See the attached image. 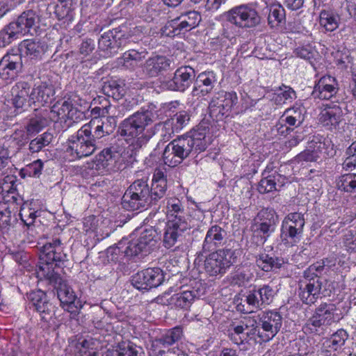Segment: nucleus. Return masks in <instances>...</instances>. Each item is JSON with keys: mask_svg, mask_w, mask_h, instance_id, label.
Returning a JSON list of instances; mask_svg holds the SVG:
<instances>
[{"mask_svg": "<svg viewBox=\"0 0 356 356\" xmlns=\"http://www.w3.org/2000/svg\"><path fill=\"white\" fill-rule=\"evenodd\" d=\"M83 104H87V102L76 94L65 96L63 99L58 100L50 109L42 110L31 118L26 126V131L31 135L37 134L50 122H56L59 120L69 128L85 118L84 111L80 108Z\"/></svg>", "mask_w": 356, "mask_h": 356, "instance_id": "obj_2", "label": "nucleus"}, {"mask_svg": "<svg viewBox=\"0 0 356 356\" xmlns=\"http://www.w3.org/2000/svg\"><path fill=\"white\" fill-rule=\"evenodd\" d=\"M70 302L69 303H64L60 305L65 310L70 313L71 318H75L79 315L83 305L81 301L77 299V298Z\"/></svg>", "mask_w": 356, "mask_h": 356, "instance_id": "obj_63", "label": "nucleus"}, {"mask_svg": "<svg viewBox=\"0 0 356 356\" xmlns=\"http://www.w3.org/2000/svg\"><path fill=\"white\" fill-rule=\"evenodd\" d=\"M325 269V261H317L309 266L299 282L298 296L302 302L312 305L317 302L322 293L323 279L321 275Z\"/></svg>", "mask_w": 356, "mask_h": 356, "instance_id": "obj_5", "label": "nucleus"}, {"mask_svg": "<svg viewBox=\"0 0 356 356\" xmlns=\"http://www.w3.org/2000/svg\"><path fill=\"white\" fill-rule=\"evenodd\" d=\"M31 3L30 9L24 11L15 22H11L19 34L25 35L31 29L36 27L40 21L42 10L47 9V3L42 0H34Z\"/></svg>", "mask_w": 356, "mask_h": 356, "instance_id": "obj_15", "label": "nucleus"}, {"mask_svg": "<svg viewBox=\"0 0 356 356\" xmlns=\"http://www.w3.org/2000/svg\"><path fill=\"white\" fill-rule=\"evenodd\" d=\"M22 47L26 49L25 54L31 59L40 58L45 51L44 45L40 41L26 40L23 41Z\"/></svg>", "mask_w": 356, "mask_h": 356, "instance_id": "obj_41", "label": "nucleus"}, {"mask_svg": "<svg viewBox=\"0 0 356 356\" xmlns=\"http://www.w3.org/2000/svg\"><path fill=\"white\" fill-rule=\"evenodd\" d=\"M244 297V302L247 304L248 309V310L245 311V313H251L264 308L256 290V286H254L252 289L248 291Z\"/></svg>", "mask_w": 356, "mask_h": 356, "instance_id": "obj_45", "label": "nucleus"}, {"mask_svg": "<svg viewBox=\"0 0 356 356\" xmlns=\"http://www.w3.org/2000/svg\"><path fill=\"white\" fill-rule=\"evenodd\" d=\"M28 140L27 134L25 131L19 129L13 133L8 137V141L10 145H13V147L19 150L27 143Z\"/></svg>", "mask_w": 356, "mask_h": 356, "instance_id": "obj_56", "label": "nucleus"}, {"mask_svg": "<svg viewBox=\"0 0 356 356\" xmlns=\"http://www.w3.org/2000/svg\"><path fill=\"white\" fill-rule=\"evenodd\" d=\"M190 120V115L186 111H181L177 113L174 117L170 120L173 122V126L176 131H179L185 127Z\"/></svg>", "mask_w": 356, "mask_h": 356, "instance_id": "obj_59", "label": "nucleus"}, {"mask_svg": "<svg viewBox=\"0 0 356 356\" xmlns=\"http://www.w3.org/2000/svg\"><path fill=\"white\" fill-rule=\"evenodd\" d=\"M170 65L171 60L166 56L154 55L145 60L142 67L143 72L148 77H156L168 70Z\"/></svg>", "mask_w": 356, "mask_h": 356, "instance_id": "obj_26", "label": "nucleus"}, {"mask_svg": "<svg viewBox=\"0 0 356 356\" xmlns=\"http://www.w3.org/2000/svg\"><path fill=\"white\" fill-rule=\"evenodd\" d=\"M166 214L168 220L173 222H188L190 219L183 203L176 197H170L167 200Z\"/></svg>", "mask_w": 356, "mask_h": 356, "instance_id": "obj_29", "label": "nucleus"}, {"mask_svg": "<svg viewBox=\"0 0 356 356\" xmlns=\"http://www.w3.org/2000/svg\"><path fill=\"white\" fill-rule=\"evenodd\" d=\"M257 266L264 272H274L280 269L285 264L284 258L267 253H260L256 257Z\"/></svg>", "mask_w": 356, "mask_h": 356, "instance_id": "obj_31", "label": "nucleus"}, {"mask_svg": "<svg viewBox=\"0 0 356 356\" xmlns=\"http://www.w3.org/2000/svg\"><path fill=\"white\" fill-rule=\"evenodd\" d=\"M205 137L196 135H184L168 144L162 155L165 165L175 168L190 156H197L207 148Z\"/></svg>", "mask_w": 356, "mask_h": 356, "instance_id": "obj_4", "label": "nucleus"}, {"mask_svg": "<svg viewBox=\"0 0 356 356\" xmlns=\"http://www.w3.org/2000/svg\"><path fill=\"white\" fill-rule=\"evenodd\" d=\"M164 280L163 270L159 268H148L132 276L133 286L140 291H149L160 286Z\"/></svg>", "mask_w": 356, "mask_h": 356, "instance_id": "obj_17", "label": "nucleus"}, {"mask_svg": "<svg viewBox=\"0 0 356 356\" xmlns=\"http://www.w3.org/2000/svg\"><path fill=\"white\" fill-rule=\"evenodd\" d=\"M19 33L11 22L0 31V47H6L16 39Z\"/></svg>", "mask_w": 356, "mask_h": 356, "instance_id": "obj_49", "label": "nucleus"}, {"mask_svg": "<svg viewBox=\"0 0 356 356\" xmlns=\"http://www.w3.org/2000/svg\"><path fill=\"white\" fill-rule=\"evenodd\" d=\"M63 243L60 237L51 239L39 249V261L36 273L40 279L48 281L56 291L60 305L69 303L76 298L72 289L68 286L55 268H61L67 261Z\"/></svg>", "mask_w": 356, "mask_h": 356, "instance_id": "obj_1", "label": "nucleus"}, {"mask_svg": "<svg viewBox=\"0 0 356 356\" xmlns=\"http://www.w3.org/2000/svg\"><path fill=\"white\" fill-rule=\"evenodd\" d=\"M254 325V320L251 318L245 319V321H241L238 324L233 323L230 325L229 332H232L235 334L241 336L244 339H246L245 337V332L248 330L250 327Z\"/></svg>", "mask_w": 356, "mask_h": 356, "instance_id": "obj_58", "label": "nucleus"}, {"mask_svg": "<svg viewBox=\"0 0 356 356\" xmlns=\"http://www.w3.org/2000/svg\"><path fill=\"white\" fill-rule=\"evenodd\" d=\"M54 86L49 82H40L31 88L29 101L34 105L44 106L51 104L54 99Z\"/></svg>", "mask_w": 356, "mask_h": 356, "instance_id": "obj_24", "label": "nucleus"}, {"mask_svg": "<svg viewBox=\"0 0 356 356\" xmlns=\"http://www.w3.org/2000/svg\"><path fill=\"white\" fill-rule=\"evenodd\" d=\"M227 22L242 29H252L261 22V17L251 3L236 6L225 14Z\"/></svg>", "mask_w": 356, "mask_h": 356, "instance_id": "obj_12", "label": "nucleus"}, {"mask_svg": "<svg viewBox=\"0 0 356 356\" xmlns=\"http://www.w3.org/2000/svg\"><path fill=\"white\" fill-rule=\"evenodd\" d=\"M339 190L348 193H356V174H345L339 177L337 181Z\"/></svg>", "mask_w": 356, "mask_h": 356, "instance_id": "obj_43", "label": "nucleus"}, {"mask_svg": "<svg viewBox=\"0 0 356 356\" xmlns=\"http://www.w3.org/2000/svg\"><path fill=\"white\" fill-rule=\"evenodd\" d=\"M296 98L295 91L290 87L282 85L275 94V102L277 104H284L286 101H291Z\"/></svg>", "mask_w": 356, "mask_h": 356, "instance_id": "obj_52", "label": "nucleus"}, {"mask_svg": "<svg viewBox=\"0 0 356 356\" xmlns=\"http://www.w3.org/2000/svg\"><path fill=\"white\" fill-rule=\"evenodd\" d=\"M167 188V183H152L151 187L149 186V191L152 204H156L165 195Z\"/></svg>", "mask_w": 356, "mask_h": 356, "instance_id": "obj_53", "label": "nucleus"}, {"mask_svg": "<svg viewBox=\"0 0 356 356\" xmlns=\"http://www.w3.org/2000/svg\"><path fill=\"white\" fill-rule=\"evenodd\" d=\"M13 104L17 109H25L26 106L33 104L29 101L31 89L26 81L17 82L12 88Z\"/></svg>", "mask_w": 356, "mask_h": 356, "instance_id": "obj_28", "label": "nucleus"}, {"mask_svg": "<svg viewBox=\"0 0 356 356\" xmlns=\"http://www.w3.org/2000/svg\"><path fill=\"white\" fill-rule=\"evenodd\" d=\"M191 227L189 222L168 220L163 234V244L168 249L181 241L184 233Z\"/></svg>", "mask_w": 356, "mask_h": 356, "instance_id": "obj_22", "label": "nucleus"}, {"mask_svg": "<svg viewBox=\"0 0 356 356\" xmlns=\"http://www.w3.org/2000/svg\"><path fill=\"white\" fill-rule=\"evenodd\" d=\"M16 177L6 176L0 186L3 202H0V227L6 228L11 225L13 219L15 220V214L19 210V205L22 198L16 193L15 182Z\"/></svg>", "mask_w": 356, "mask_h": 356, "instance_id": "obj_7", "label": "nucleus"}, {"mask_svg": "<svg viewBox=\"0 0 356 356\" xmlns=\"http://www.w3.org/2000/svg\"><path fill=\"white\" fill-rule=\"evenodd\" d=\"M1 66L3 67H10L18 74L22 72L23 63L22 56L19 52H14L13 50L11 52L7 53L0 60Z\"/></svg>", "mask_w": 356, "mask_h": 356, "instance_id": "obj_39", "label": "nucleus"}, {"mask_svg": "<svg viewBox=\"0 0 356 356\" xmlns=\"http://www.w3.org/2000/svg\"><path fill=\"white\" fill-rule=\"evenodd\" d=\"M257 219L259 223L270 224V225L275 226L277 221V216L274 209L265 208L258 213Z\"/></svg>", "mask_w": 356, "mask_h": 356, "instance_id": "obj_54", "label": "nucleus"}, {"mask_svg": "<svg viewBox=\"0 0 356 356\" xmlns=\"http://www.w3.org/2000/svg\"><path fill=\"white\" fill-rule=\"evenodd\" d=\"M124 240L126 241V245L124 247L125 255H127V257H131L140 254L143 255H147L150 252L142 245L141 241H140L138 238L132 239L131 241H129L127 239Z\"/></svg>", "mask_w": 356, "mask_h": 356, "instance_id": "obj_46", "label": "nucleus"}, {"mask_svg": "<svg viewBox=\"0 0 356 356\" xmlns=\"http://www.w3.org/2000/svg\"><path fill=\"white\" fill-rule=\"evenodd\" d=\"M305 220L300 212L288 213L283 219L280 229V238L285 245L298 243L302 236Z\"/></svg>", "mask_w": 356, "mask_h": 356, "instance_id": "obj_13", "label": "nucleus"}, {"mask_svg": "<svg viewBox=\"0 0 356 356\" xmlns=\"http://www.w3.org/2000/svg\"><path fill=\"white\" fill-rule=\"evenodd\" d=\"M195 77V71L193 67L188 65L181 66L175 70L172 79L168 81V88L184 92L190 87Z\"/></svg>", "mask_w": 356, "mask_h": 356, "instance_id": "obj_19", "label": "nucleus"}, {"mask_svg": "<svg viewBox=\"0 0 356 356\" xmlns=\"http://www.w3.org/2000/svg\"><path fill=\"white\" fill-rule=\"evenodd\" d=\"M119 133L126 140H132L134 149L145 147L156 134L153 113L147 110L134 113L120 123Z\"/></svg>", "mask_w": 356, "mask_h": 356, "instance_id": "obj_3", "label": "nucleus"}, {"mask_svg": "<svg viewBox=\"0 0 356 356\" xmlns=\"http://www.w3.org/2000/svg\"><path fill=\"white\" fill-rule=\"evenodd\" d=\"M125 240H122L115 246L109 247L106 250V255L108 258L113 261H117L122 257H127V255H125Z\"/></svg>", "mask_w": 356, "mask_h": 356, "instance_id": "obj_55", "label": "nucleus"}, {"mask_svg": "<svg viewBox=\"0 0 356 356\" xmlns=\"http://www.w3.org/2000/svg\"><path fill=\"white\" fill-rule=\"evenodd\" d=\"M238 254V250L227 248L211 251L205 257L204 269L206 273L209 276L222 277L237 262Z\"/></svg>", "mask_w": 356, "mask_h": 356, "instance_id": "obj_10", "label": "nucleus"}, {"mask_svg": "<svg viewBox=\"0 0 356 356\" xmlns=\"http://www.w3.org/2000/svg\"><path fill=\"white\" fill-rule=\"evenodd\" d=\"M92 127L94 133H96V136L99 137L100 139L105 136L109 135L113 132L116 127L117 120L115 116H107L102 119L95 118L88 122Z\"/></svg>", "mask_w": 356, "mask_h": 356, "instance_id": "obj_33", "label": "nucleus"}, {"mask_svg": "<svg viewBox=\"0 0 356 356\" xmlns=\"http://www.w3.org/2000/svg\"><path fill=\"white\" fill-rule=\"evenodd\" d=\"M72 4H57L55 8V15L58 20L72 22L74 18Z\"/></svg>", "mask_w": 356, "mask_h": 356, "instance_id": "obj_57", "label": "nucleus"}, {"mask_svg": "<svg viewBox=\"0 0 356 356\" xmlns=\"http://www.w3.org/2000/svg\"><path fill=\"white\" fill-rule=\"evenodd\" d=\"M238 102V97L235 92L219 91L211 99L208 109L211 118L217 121L230 115L232 108Z\"/></svg>", "mask_w": 356, "mask_h": 356, "instance_id": "obj_14", "label": "nucleus"}, {"mask_svg": "<svg viewBox=\"0 0 356 356\" xmlns=\"http://www.w3.org/2000/svg\"><path fill=\"white\" fill-rule=\"evenodd\" d=\"M216 73L204 71L195 76L191 95L200 98L211 94L217 83Z\"/></svg>", "mask_w": 356, "mask_h": 356, "instance_id": "obj_20", "label": "nucleus"}, {"mask_svg": "<svg viewBox=\"0 0 356 356\" xmlns=\"http://www.w3.org/2000/svg\"><path fill=\"white\" fill-rule=\"evenodd\" d=\"M227 236V232L222 227L218 225H212L207 232L199 255L218 250L226 243Z\"/></svg>", "mask_w": 356, "mask_h": 356, "instance_id": "obj_21", "label": "nucleus"}, {"mask_svg": "<svg viewBox=\"0 0 356 356\" xmlns=\"http://www.w3.org/2000/svg\"><path fill=\"white\" fill-rule=\"evenodd\" d=\"M121 204L124 209L128 211L144 209L152 205L149 191L148 177H143L135 180L124 192Z\"/></svg>", "mask_w": 356, "mask_h": 356, "instance_id": "obj_9", "label": "nucleus"}, {"mask_svg": "<svg viewBox=\"0 0 356 356\" xmlns=\"http://www.w3.org/2000/svg\"><path fill=\"white\" fill-rule=\"evenodd\" d=\"M342 105H344V103H342ZM320 114V122L329 129H336L342 120L341 104L330 102L325 104Z\"/></svg>", "mask_w": 356, "mask_h": 356, "instance_id": "obj_23", "label": "nucleus"}, {"mask_svg": "<svg viewBox=\"0 0 356 356\" xmlns=\"http://www.w3.org/2000/svg\"><path fill=\"white\" fill-rule=\"evenodd\" d=\"M275 226L270 224H262L257 222L254 225V232L261 234V243L264 244L270 235L275 231Z\"/></svg>", "mask_w": 356, "mask_h": 356, "instance_id": "obj_60", "label": "nucleus"}, {"mask_svg": "<svg viewBox=\"0 0 356 356\" xmlns=\"http://www.w3.org/2000/svg\"><path fill=\"white\" fill-rule=\"evenodd\" d=\"M350 309V303L343 306L340 309L336 304L332 302H321L314 310L312 316L308 319L304 329L312 332L318 331L322 326H329L332 323L339 322Z\"/></svg>", "mask_w": 356, "mask_h": 356, "instance_id": "obj_8", "label": "nucleus"}, {"mask_svg": "<svg viewBox=\"0 0 356 356\" xmlns=\"http://www.w3.org/2000/svg\"><path fill=\"white\" fill-rule=\"evenodd\" d=\"M286 22V13L280 4H273L269 7L268 24L271 29H277Z\"/></svg>", "mask_w": 356, "mask_h": 356, "instance_id": "obj_37", "label": "nucleus"}, {"mask_svg": "<svg viewBox=\"0 0 356 356\" xmlns=\"http://www.w3.org/2000/svg\"><path fill=\"white\" fill-rule=\"evenodd\" d=\"M29 298L34 309L39 314L40 321L45 324H49L55 315L56 307L49 302L46 293L41 290L32 291L30 293Z\"/></svg>", "mask_w": 356, "mask_h": 356, "instance_id": "obj_18", "label": "nucleus"}, {"mask_svg": "<svg viewBox=\"0 0 356 356\" xmlns=\"http://www.w3.org/2000/svg\"><path fill=\"white\" fill-rule=\"evenodd\" d=\"M348 338V332L343 329H339L329 338V347L334 350H337L345 344Z\"/></svg>", "mask_w": 356, "mask_h": 356, "instance_id": "obj_51", "label": "nucleus"}, {"mask_svg": "<svg viewBox=\"0 0 356 356\" xmlns=\"http://www.w3.org/2000/svg\"><path fill=\"white\" fill-rule=\"evenodd\" d=\"M53 136L49 132H44L31 140L29 150L32 153L40 152L43 147L48 145L52 140Z\"/></svg>", "mask_w": 356, "mask_h": 356, "instance_id": "obj_48", "label": "nucleus"}, {"mask_svg": "<svg viewBox=\"0 0 356 356\" xmlns=\"http://www.w3.org/2000/svg\"><path fill=\"white\" fill-rule=\"evenodd\" d=\"M338 83L335 78L327 75L321 77L315 85L312 95L321 99H330L338 92Z\"/></svg>", "mask_w": 356, "mask_h": 356, "instance_id": "obj_27", "label": "nucleus"}, {"mask_svg": "<svg viewBox=\"0 0 356 356\" xmlns=\"http://www.w3.org/2000/svg\"><path fill=\"white\" fill-rule=\"evenodd\" d=\"M182 337V328L180 326H177L168 330L161 337L153 340L151 347L154 350H156V348L160 346H163V347L170 346L181 340Z\"/></svg>", "mask_w": 356, "mask_h": 356, "instance_id": "obj_34", "label": "nucleus"}, {"mask_svg": "<svg viewBox=\"0 0 356 356\" xmlns=\"http://www.w3.org/2000/svg\"><path fill=\"white\" fill-rule=\"evenodd\" d=\"M256 290L258 293L260 302L263 305L264 307L268 305L272 302L275 291L272 286L268 284H264L259 286H256Z\"/></svg>", "mask_w": 356, "mask_h": 356, "instance_id": "obj_50", "label": "nucleus"}, {"mask_svg": "<svg viewBox=\"0 0 356 356\" xmlns=\"http://www.w3.org/2000/svg\"><path fill=\"white\" fill-rule=\"evenodd\" d=\"M118 156V153L113 151L111 147L104 149L95 157V163L96 165V169L99 170L103 168L107 169V170H112Z\"/></svg>", "mask_w": 356, "mask_h": 356, "instance_id": "obj_36", "label": "nucleus"}, {"mask_svg": "<svg viewBox=\"0 0 356 356\" xmlns=\"http://www.w3.org/2000/svg\"><path fill=\"white\" fill-rule=\"evenodd\" d=\"M95 49V44L92 39L86 38L82 40V42L79 45V53L83 57L82 58H87Z\"/></svg>", "mask_w": 356, "mask_h": 356, "instance_id": "obj_61", "label": "nucleus"}, {"mask_svg": "<svg viewBox=\"0 0 356 356\" xmlns=\"http://www.w3.org/2000/svg\"><path fill=\"white\" fill-rule=\"evenodd\" d=\"M102 91L105 95L112 97L115 100L121 99L124 94L123 87L115 81L104 83L102 87Z\"/></svg>", "mask_w": 356, "mask_h": 356, "instance_id": "obj_47", "label": "nucleus"}, {"mask_svg": "<svg viewBox=\"0 0 356 356\" xmlns=\"http://www.w3.org/2000/svg\"><path fill=\"white\" fill-rule=\"evenodd\" d=\"M99 139L90 124L86 123L68 138L66 152L73 159L89 156L97 149V141Z\"/></svg>", "mask_w": 356, "mask_h": 356, "instance_id": "obj_6", "label": "nucleus"}, {"mask_svg": "<svg viewBox=\"0 0 356 356\" xmlns=\"http://www.w3.org/2000/svg\"><path fill=\"white\" fill-rule=\"evenodd\" d=\"M198 296L199 293L197 290L191 289L190 286H186L171 296L170 304L176 308L187 310Z\"/></svg>", "mask_w": 356, "mask_h": 356, "instance_id": "obj_30", "label": "nucleus"}, {"mask_svg": "<svg viewBox=\"0 0 356 356\" xmlns=\"http://www.w3.org/2000/svg\"><path fill=\"white\" fill-rule=\"evenodd\" d=\"M284 179V178L277 172L273 175H268L260 180L257 190L261 194L276 191L277 184L280 183L282 185Z\"/></svg>", "mask_w": 356, "mask_h": 356, "instance_id": "obj_38", "label": "nucleus"}, {"mask_svg": "<svg viewBox=\"0 0 356 356\" xmlns=\"http://www.w3.org/2000/svg\"><path fill=\"white\" fill-rule=\"evenodd\" d=\"M145 12L147 13L146 20L152 21L158 17L160 13L159 3L157 0H150L145 6Z\"/></svg>", "mask_w": 356, "mask_h": 356, "instance_id": "obj_62", "label": "nucleus"}, {"mask_svg": "<svg viewBox=\"0 0 356 356\" xmlns=\"http://www.w3.org/2000/svg\"><path fill=\"white\" fill-rule=\"evenodd\" d=\"M258 324L263 332H258L262 342L272 339L280 331L282 325V316L274 310L264 311L258 315Z\"/></svg>", "mask_w": 356, "mask_h": 356, "instance_id": "obj_16", "label": "nucleus"}, {"mask_svg": "<svg viewBox=\"0 0 356 356\" xmlns=\"http://www.w3.org/2000/svg\"><path fill=\"white\" fill-rule=\"evenodd\" d=\"M106 356H146L145 350L132 341L118 343L115 350H108Z\"/></svg>", "mask_w": 356, "mask_h": 356, "instance_id": "obj_32", "label": "nucleus"}, {"mask_svg": "<svg viewBox=\"0 0 356 356\" xmlns=\"http://www.w3.org/2000/svg\"><path fill=\"white\" fill-rule=\"evenodd\" d=\"M319 18L321 26H323L327 31H333L338 27L339 17L331 11L322 10Z\"/></svg>", "mask_w": 356, "mask_h": 356, "instance_id": "obj_44", "label": "nucleus"}, {"mask_svg": "<svg viewBox=\"0 0 356 356\" xmlns=\"http://www.w3.org/2000/svg\"><path fill=\"white\" fill-rule=\"evenodd\" d=\"M202 19L200 14L195 10L181 13V15L172 21L173 32L179 34L192 30L198 26Z\"/></svg>", "mask_w": 356, "mask_h": 356, "instance_id": "obj_25", "label": "nucleus"}, {"mask_svg": "<svg viewBox=\"0 0 356 356\" xmlns=\"http://www.w3.org/2000/svg\"><path fill=\"white\" fill-rule=\"evenodd\" d=\"M29 204L26 202H22L19 205V217L21 220L24 222V225L27 227L28 230H33V225L35 218L39 216L40 212L35 211L29 207Z\"/></svg>", "mask_w": 356, "mask_h": 356, "instance_id": "obj_40", "label": "nucleus"}, {"mask_svg": "<svg viewBox=\"0 0 356 356\" xmlns=\"http://www.w3.org/2000/svg\"><path fill=\"white\" fill-rule=\"evenodd\" d=\"M131 35L122 27L108 30L98 39V50L106 57L116 54L118 50L131 42Z\"/></svg>", "mask_w": 356, "mask_h": 356, "instance_id": "obj_11", "label": "nucleus"}, {"mask_svg": "<svg viewBox=\"0 0 356 356\" xmlns=\"http://www.w3.org/2000/svg\"><path fill=\"white\" fill-rule=\"evenodd\" d=\"M153 126L160 128L161 127L163 134H161L162 138L163 140H169L175 132L176 131L175 128L173 126V122H171L170 120H167L163 123H158L156 124H153Z\"/></svg>", "mask_w": 356, "mask_h": 356, "instance_id": "obj_64", "label": "nucleus"}, {"mask_svg": "<svg viewBox=\"0 0 356 356\" xmlns=\"http://www.w3.org/2000/svg\"><path fill=\"white\" fill-rule=\"evenodd\" d=\"M157 232L152 227L144 228L140 232L138 239L141 241L142 245L149 252L156 243Z\"/></svg>", "mask_w": 356, "mask_h": 356, "instance_id": "obj_42", "label": "nucleus"}, {"mask_svg": "<svg viewBox=\"0 0 356 356\" xmlns=\"http://www.w3.org/2000/svg\"><path fill=\"white\" fill-rule=\"evenodd\" d=\"M147 51L145 49L136 50L131 49L124 52L119 58L120 63L127 69L134 70L145 58Z\"/></svg>", "mask_w": 356, "mask_h": 356, "instance_id": "obj_35", "label": "nucleus"}]
</instances>
